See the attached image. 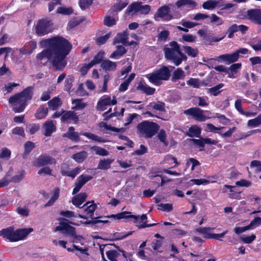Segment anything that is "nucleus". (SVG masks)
I'll use <instances>...</instances> for the list:
<instances>
[{"label": "nucleus", "instance_id": "43", "mask_svg": "<svg viewBox=\"0 0 261 261\" xmlns=\"http://www.w3.org/2000/svg\"><path fill=\"white\" fill-rule=\"evenodd\" d=\"M98 126L100 128L105 127L106 129L110 130L115 132H120L123 133L125 131V128H117L114 126H112L110 125H108L106 122H101L99 123Z\"/></svg>", "mask_w": 261, "mask_h": 261}, {"label": "nucleus", "instance_id": "39", "mask_svg": "<svg viewBox=\"0 0 261 261\" xmlns=\"http://www.w3.org/2000/svg\"><path fill=\"white\" fill-rule=\"evenodd\" d=\"M201 130L200 127L197 125H192L188 129L187 136L191 137H199L201 134Z\"/></svg>", "mask_w": 261, "mask_h": 261}, {"label": "nucleus", "instance_id": "41", "mask_svg": "<svg viewBox=\"0 0 261 261\" xmlns=\"http://www.w3.org/2000/svg\"><path fill=\"white\" fill-rule=\"evenodd\" d=\"M183 50L189 56L195 58L198 55L199 51L197 48H194L188 45L183 46Z\"/></svg>", "mask_w": 261, "mask_h": 261}, {"label": "nucleus", "instance_id": "63", "mask_svg": "<svg viewBox=\"0 0 261 261\" xmlns=\"http://www.w3.org/2000/svg\"><path fill=\"white\" fill-rule=\"evenodd\" d=\"M72 13L73 10L72 8H65L63 7H60L57 10V13L63 15H70Z\"/></svg>", "mask_w": 261, "mask_h": 261}, {"label": "nucleus", "instance_id": "23", "mask_svg": "<svg viewBox=\"0 0 261 261\" xmlns=\"http://www.w3.org/2000/svg\"><path fill=\"white\" fill-rule=\"evenodd\" d=\"M43 127L45 129L44 135L46 137L51 136V134L56 130V126L54 124L53 120H47L44 123Z\"/></svg>", "mask_w": 261, "mask_h": 261}, {"label": "nucleus", "instance_id": "56", "mask_svg": "<svg viewBox=\"0 0 261 261\" xmlns=\"http://www.w3.org/2000/svg\"><path fill=\"white\" fill-rule=\"evenodd\" d=\"M158 209L162 211L169 212L173 210L171 203H160L158 205Z\"/></svg>", "mask_w": 261, "mask_h": 261}, {"label": "nucleus", "instance_id": "16", "mask_svg": "<svg viewBox=\"0 0 261 261\" xmlns=\"http://www.w3.org/2000/svg\"><path fill=\"white\" fill-rule=\"evenodd\" d=\"M197 33L202 38L201 40L205 45H211L214 42H219L224 37V36L220 38L214 37L211 33H207L202 29L199 30Z\"/></svg>", "mask_w": 261, "mask_h": 261}, {"label": "nucleus", "instance_id": "42", "mask_svg": "<svg viewBox=\"0 0 261 261\" xmlns=\"http://www.w3.org/2000/svg\"><path fill=\"white\" fill-rule=\"evenodd\" d=\"M224 86V84L223 83H220L214 87L208 89V93L214 96H217L222 91V90L220 89Z\"/></svg>", "mask_w": 261, "mask_h": 261}, {"label": "nucleus", "instance_id": "61", "mask_svg": "<svg viewBox=\"0 0 261 261\" xmlns=\"http://www.w3.org/2000/svg\"><path fill=\"white\" fill-rule=\"evenodd\" d=\"M238 25L237 24H233L229 27L226 32L228 38H232L234 36V33L238 32Z\"/></svg>", "mask_w": 261, "mask_h": 261}, {"label": "nucleus", "instance_id": "24", "mask_svg": "<svg viewBox=\"0 0 261 261\" xmlns=\"http://www.w3.org/2000/svg\"><path fill=\"white\" fill-rule=\"evenodd\" d=\"M137 89L141 91L144 93L148 95H153L155 91V88L150 87L147 85L145 83L140 82L139 83Z\"/></svg>", "mask_w": 261, "mask_h": 261}, {"label": "nucleus", "instance_id": "55", "mask_svg": "<svg viewBox=\"0 0 261 261\" xmlns=\"http://www.w3.org/2000/svg\"><path fill=\"white\" fill-rule=\"evenodd\" d=\"M170 32L168 30H163L160 32L158 36V40L166 42L169 37Z\"/></svg>", "mask_w": 261, "mask_h": 261}, {"label": "nucleus", "instance_id": "40", "mask_svg": "<svg viewBox=\"0 0 261 261\" xmlns=\"http://www.w3.org/2000/svg\"><path fill=\"white\" fill-rule=\"evenodd\" d=\"M236 6V4L231 3L223 4V2L219 3L218 5V8H220L221 10H226L227 12L229 13H233L236 10V8L234 9L233 7Z\"/></svg>", "mask_w": 261, "mask_h": 261}, {"label": "nucleus", "instance_id": "47", "mask_svg": "<svg viewBox=\"0 0 261 261\" xmlns=\"http://www.w3.org/2000/svg\"><path fill=\"white\" fill-rule=\"evenodd\" d=\"M141 3H133L128 6L126 9V12L130 13L131 12L137 13L140 12Z\"/></svg>", "mask_w": 261, "mask_h": 261}, {"label": "nucleus", "instance_id": "30", "mask_svg": "<svg viewBox=\"0 0 261 261\" xmlns=\"http://www.w3.org/2000/svg\"><path fill=\"white\" fill-rule=\"evenodd\" d=\"M33 89L34 87L33 86H29L19 93L22 98H24L26 102H27L28 100H30L32 98L33 95Z\"/></svg>", "mask_w": 261, "mask_h": 261}, {"label": "nucleus", "instance_id": "10", "mask_svg": "<svg viewBox=\"0 0 261 261\" xmlns=\"http://www.w3.org/2000/svg\"><path fill=\"white\" fill-rule=\"evenodd\" d=\"M146 109L147 111L143 113V114L147 115L150 117L155 116L152 113H155L157 111L165 112V104L164 102L160 101H152L146 106ZM156 117L159 118L157 116Z\"/></svg>", "mask_w": 261, "mask_h": 261}, {"label": "nucleus", "instance_id": "46", "mask_svg": "<svg viewBox=\"0 0 261 261\" xmlns=\"http://www.w3.org/2000/svg\"><path fill=\"white\" fill-rule=\"evenodd\" d=\"M30 48L27 50L21 48L20 52L23 54H31L33 50L37 47V42L35 40H31L28 42Z\"/></svg>", "mask_w": 261, "mask_h": 261}, {"label": "nucleus", "instance_id": "38", "mask_svg": "<svg viewBox=\"0 0 261 261\" xmlns=\"http://www.w3.org/2000/svg\"><path fill=\"white\" fill-rule=\"evenodd\" d=\"M88 156V153L86 151H82L73 154L71 158L76 162L81 163L84 162Z\"/></svg>", "mask_w": 261, "mask_h": 261}, {"label": "nucleus", "instance_id": "32", "mask_svg": "<svg viewBox=\"0 0 261 261\" xmlns=\"http://www.w3.org/2000/svg\"><path fill=\"white\" fill-rule=\"evenodd\" d=\"M242 64L240 63L232 64L228 69V77L229 78H235L238 73V70L241 68Z\"/></svg>", "mask_w": 261, "mask_h": 261}, {"label": "nucleus", "instance_id": "31", "mask_svg": "<svg viewBox=\"0 0 261 261\" xmlns=\"http://www.w3.org/2000/svg\"><path fill=\"white\" fill-rule=\"evenodd\" d=\"M223 2H224L223 0H208L203 3L202 7L204 9L213 10L218 7L219 4Z\"/></svg>", "mask_w": 261, "mask_h": 261}, {"label": "nucleus", "instance_id": "12", "mask_svg": "<svg viewBox=\"0 0 261 261\" xmlns=\"http://www.w3.org/2000/svg\"><path fill=\"white\" fill-rule=\"evenodd\" d=\"M117 103V100L115 97L113 99L109 95H104L98 101L96 109L98 111H103L107 109L108 106H114Z\"/></svg>", "mask_w": 261, "mask_h": 261}, {"label": "nucleus", "instance_id": "33", "mask_svg": "<svg viewBox=\"0 0 261 261\" xmlns=\"http://www.w3.org/2000/svg\"><path fill=\"white\" fill-rule=\"evenodd\" d=\"M48 114V108L45 107L44 105H42L37 110L35 116L37 119H42L44 118Z\"/></svg>", "mask_w": 261, "mask_h": 261}, {"label": "nucleus", "instance_id": "54", "mask_svg": "<svg viewBox=\"0 0 261 261\" xmlns=\"http://www.w3.org/2000/svg\"><path fill=\"white\" fill-rule=\"evenodd\" d=\"M250 127H256L261 124V114L259 115L256 118L249 120L247 123Z\"/></svg>", "mask_w": 261, "mask_h": 261}, {"label": "nucleus", "instance_id": "13", "mask_svg": "<svg viewBox=\"0 0 261 261\" xmlns=\"http://www.w3.org/2000/svg\"><path fill=\"white\" fill-rule=\"evenodd\" d=\"M244 17L255 24L261 25V9L257 8L249 9L246 11Z\"/></svg>", "mask_w": 261, "mask_h": 261}, {"label": "nucleus", "instance_id": "2", "mask_svg": "<svg viewBox=\"0 0 261 261\" xmlns=\"http://www.w3.org/2000/svg\"><path fill=\"white\" fill-rule=\"evenodd\" d=\"M163 50L165 58L176 66L180 65L182 61L187 60V56L181 51L180 45L175 41H172L166 45Z\"/></svg>", "mask_w": 261, "mask_h": 261}, {"label": "nucleus", "instance_id": "52", "mask_svg": "<svg viewBox=\"0 0 261 261\" xmlns=\"http://www.w3.org/2000/svg\"><path fill=\"white\" fill-rule=\"evenodd\" d=\"M158 137L159 140L164 144L165 146L168 145L169 143L166 139L167 135L164 129H162L160 130L158 135Z\"/></svg>", "mask_w": 261, "mask_h": 261}, {"label": "nucleus", "instance_id": "62", "mask_svg": "<svg viewBox=\"0 0 261 261\" xmlns=\"http://www.w3.org/2000/svg\"><path fill=\"white\" fill-rule=\"evenodd\" d=\"M40 128L39 124L34 123L32 125H30L26 127L27 131H28L30 135H34L37 132Z\"/></svg>", "mask_w": 261, "mask_h": 261}, {"label": "nucleus", "instance_id": "14", "mask_svg": "<svg viewBox=\"0 0 261 261\" xmlns=\"http://www.w3.org/2000/svg\"><path fill=\"white\" fill-rule=\"evenodd\" d=\"M61 121L67 124H77L79 121L77 114L72 111H63V115L61 117Z\"/></svg>", "mask_w": 261, "mask_h": 261}, {"label": "nucleus", "instance_id": "57", "mask_svg": "<svg viewBox=\"0 0 261 261\" xmlns=\"http://www.w3.org/2000/svg\"><path fill=\"white\" fill-rule=\"evenodd\" d=\"M128 3L126 2H120L118 3L114 4L112 7V9L114 12H119L126 7Z\"/></svg>", "mask_w": 261, "mask_h": 261}, {"label": "nucleus", "instance_id": "3", "mask_svg": "<svg viewBox=\"0 0 261 261\" xmlns=\"http://www.w3.org/2000/svg\"><path fill=\"white\" fill-rule=\"evenodd\" d=\"M33 230L32 228L17 229L14 230V227L9 226L0 230V236L10 242H17L24 239Z\"/></svg>", "mask_w": 261, "mask_h": 261}, {"label": "nucleus", "instance_id": "60", "mask_svg": "<svg viewBox=\"0 0 261 261\" xmlns=\"http://www.w3.org/2000/svg\"><path fill=\"white\" fill-rule=\"evenodd\" d=\"M187 84L194 88H199L200 86L199 80L196 78L191 77L187 81Z\"/></svg>", "mask_w": 261, "mask_h": 261}, {"label": "nucleus", "instance_id": "44", "mask_svg": "<svg viewBox=\"0 0 261 261\" xmlns=\"http://www.w3.org/2000/svg\"><path fill=\"white\" fill-rule=\"evenodd\" d=\"M60 189L59 188H56L54 190V194L49 201L45 204L44 207H48L51 206L54 204L56 200L59 197Z\"/></svg>", "mask_w": 261, "mask_h": 261}, {"label": "nucleus", "instance_id": "35", "mask_svg": "<svg viewBox=\"0 0 261 261\" xmlns=\"http://www.w3.org/2000/svg\"><path fill=\"white\" fill-rule=\"evenodd\" d=\"M114 160L112 159H100L99 161L97 168L100 170H106L111 168V165Z\"/></svg>", "mask_w": 261, "mask_h": 261}, {"label": "nucleus", "instance_id": "1", "mask_svg": "<svg viewBox=\"0 0 261 261\" xmlns=\"http://www.w3.org/2000/svg\"><path fill=\"white\" fill-rule=\"evenodd\" d=\"M40 44L47 46L48 48L38 54L36 58L40 61L47 58L55 70H63L67 65L65 58L72 49L69 41L63 37L57 36L43 40Z\"/></svg>", "mask_w": 261, "mask_h": 261}, {"label": "nucleus", "instance_id": "19", "mask_svg": "<svg viewBox=\"0 0 261 261\" xmlns=\"http://www.w3.org/2000/svg\"><path fill=\"white\" fill-rule=\"evenodd\" d=\"M184 114L193 116L196 120L202 121L205 120L203 111L199 108H191L184 111Z\"/></svg>", "mask_w": 261, "mask_h": 261}, {"label": "nucleus", "instance_id": "50", "mask_svg": "<svg viewBox=\"0 0 261 261\" xmlns=\"http://www.w3.org/2000/svg\"><path fill=\"white\" fill-rule=\"evenodd\" d=\"M82 135L88 138L91 139L93 141H97L98 142H105L106 141L104 140L101 137H99L94 134L88 133V132H84L82 134Z\"/></svg>", "mask_w": 261, "mask_h": 261}, {"label": "nucleus", "instance_id": "5", "mask_svg": "<svg viewBox=\"0 0 261 261\" xmlns=\"http://www.w3.org/2000/svg\"><path fill=\"white\" fill-rule=\"evenodd\" d=\"M159 125L153 122L144 121L137 125L140 133L146 138H151L159 130Z\"/></svg>", "mask_w": 261, "mask_h": 261}, {"label": "nucleus", "instance_id": "51", "mask_svg": "<svg viewBox=\"0 0 261 261\" xmlns=\"http://www.w3.org/2000/svg\"><path fill=\"white\" fill-rule=\"evenodd\" d=\"M104 53L99 51L94 57L93 59L90 62L92 65L94 66L95 64H99L102 62L103 59Z\"/></svg>", "mask_w": 261, "mask_h": 261}, {"label": "nucleus", "instance_id": "49", "mask_svg": "<svg viewBox=\"0 0 261 261\" xmlns=\"http://www.w3.org/2000/svg\"><path fill=\"white\" fill-rule=\"evenodd\" d=\"M60 99L58 97H55L48 101V106L52 110H56L60 105Z\"/></svg>", "mask_w": 261, "mask_h": 261}, {"label": "nucleus", "instance_id": "37", "mask_svg": "<svg viewBox=\"0 0 261 261\" xmlns=\"http://www.w3.org/2000/svg\"><path fill=\"white\" fill-rule=\"evenodd\" d=\"M91 202L92 203V204H90V205L88 206L87 207H86L85 208V210H84V211H85V213L87 215H89L90 218H92V217H93V216L94 215V213L95 210L97 208V205H96V204H95L94 203V201L87 202L83 205V207H85L86 205H87L88 204H89Z\"/></svg>", "mask_w": 261, "mask_h": 261}, {"label": "nucleus", "instance_id": "53", "mask_svg": "<svg viewBox=\"0 0 261 261\" xmlns=\"http://www.w3.org/2000/svg\"><path fill=\"white\" fill-rule=\"evenodd\" d=\"M74 81V77L72 75H68L67 78L65 80V83L64 86V90L68 92H70V89L72 87V83Z\"/></svg>", "mask_w": 261, "mask_h": 261}, {"label": "nucleus", "instance_id": "26", "mask_svg": "<svg viewBox=\"0 0 261 261\" xmlns=\"http://www.w3.org/2000/svg\"><path fill=\"white\" fill-rule=\"evenodd\" d=\"M74 127L70 126L68 128V131L66 134H64L63 137H66L72 141L79 142L80 140L79 134L77 132H74Z\"/></svg>", "mask_w": 261, "mask_h": 261}, {"label": "nucleus", "instance_id": "28", "mask_svg": "<svg viewBox=\"0 0 261 261\" xmlns=\"http://www.w3.org/2000/svg\"><path fill=\"white\" fill-rule=\"evenodd\" d=\"M177 8L187 6L191 9H195L197 6V3L193 0H178L175 3Z\"/></svg>", "mask_w": 261, "mask_h": 261}, {"label": "nucleus", "instance_id": "27", "mask_svg": "<svg viewBox=\"0 0 261 261\" xmlns=\"http://www.w3.org/2000/svg\"><path fill=\"white\" fill-rule=\"evenodd\" d=\"M127 52V49L121 45L116 46V50L113 51L110 56V58L112 59H119L122 57Z\"/></svg>", "mask_w": 261, "mask_h": 261}, {"label": "nucleus", "instance_id": "21", "mask_svg": "<svg viewBox=\"0 0 261 261\" xmlns=\"http://www.w3.org/2000/svg\"><path fill=\"white\" fill-rule=\"evenodd\" d=\"M240 55L236 51L232 54H226L218 57V60H221L227 64H230L237 61L239 58Z\"/></svg>", "mask_w": 261, "mask_h": 261}, {"label": "nucleus", "instance_id": "11", "mask_svg": "<svg viewBox=\"0 0 261 261\" xmlns=\"http://www.w3.org/2000/svg\"><path fill=\"white\" fill-rule=\"evenodd\" d=\"M170 8L169 5H164L160 7L154 14V18L155 20L161 18L162 20L169 21L174 18L172 14L170 13Z\"/></svg>", "mask_w": 261, "mask_h": 261}, {"label": "nucleus", "instance_id": "4", "mask_svg": "<svg viewBox=\"0 0 261 261\" xmlns=\"http://www.w3.org/2000/svg\"><path fill=\"white\" fill-rule=\"evenodd\" d=\"M145 76L150 83L159 86L161 84V81L169 80L170 71L167 66H163L154 72L146 74Z\"/></svg>", "mask_w": 261, "mask_h": 261}, {"label": "nucleus", "instance_id": "45", "mask_svg": "<svg viewBox=\"0 0 261 261\" xmlns=\"http://www.w3.org/2000/svg\"><path fill=\"white\" fill-rule=\"evenodd\" d=\"M25 174L26 172L25 170H21L18 171L16 175L12 177L11 179L9 181L10 182L12 181L15 183L18 182L23 179Z\"/></svg>", "mask_w": 261, "mask_h": 261}, {"label": "nucleus", "instance_id": "64", "mask_svg": "<svg viewBox=\"0 0 261 261\" xmlns=\"http://www.w3.org/2000/svg\"><path fill=\"white\" fill-rule=\"evenodd\" d=\"M111 34L107 33L106 35L98 37L96 39V43L98 45L104 44L110 37Z\"/></svg>", "mask_w": 261, "mask_h": 261}, {"label": "nucleus", "instance_id": "36", "mask_svg": "<svg viewBox=\"0 0 261 261\" xmlns=\"http://www.w3.org/2000/svg\"><path fill=\"white\" fill-rule=\"evenodd\" d=\"M134 219V222H136L139 219V216L132 215L130 212L124 211L118 213V220Z\"/></svg>", "mask_w": 261, "mask_h": 261}, {"label": "nucleus", "instance_id": "58", "mask_svg": "<svg viewBox=\"0 0 261 261\" xmlns=\"http://www.w3.org/2000/svg\"><path fill=\"white\" fill-rule=\"evenodd\" d=\"M260 225H261V218L259 216H256L251 221L248 226L250 229H253L259 226Z\"/></svg>", "mask_w": 261, "mask_h": 261}, {"label": "nucleus", "instance_id": "20", "mask_svg": "<svg viewBox=\"0 0 261 261\" xmlns=\"http://www.w3.org/2000/svg\"><path fill=\"white\" fill-rule=\"evenodd\" d=\"M236 187L234 186L225 185L222 189V193L227 192V189L229 190L228 197L231 199H240L241 198V192H238L236 189Z\"/></svg>", "mask_w": 261, "mask_h": 261}, {"label": "nucleus", "instance_id": "59", "mask_svg": "<svg viewBox=\"0 0 261 261\" xmlns=\"http://www.w3.org/2000/svg\"><path fill=\"white\" fill-rule=\"evenodd\" d=\"M116 23L115 18L110 16H106L104 18L103 24L104 25L110 27L115 25Z\"/></svg>", "mask_w": 261, "mask_h": 261}, {"label": "nucleus", "instance_id": "34", "mask_svg": "<svg viewBox=\"0 0 261 261\" xmlns=\"http://www.w3.org/2000/svg\"><path fill=\"white\" fill-rule=\"evenodd\" d=\"M101 67L105 71H115L117 68V64L116 63L109 60H106L101 63Z\"/></svg>", "mask_w": 261, "mask_h": 261}, {"label": "nucleus", "instance_id": "17", "mask_svg": "<svg viewBox=\"0 0 261 261\" xmlns=\"http://www.w3.org/2000/svg\"><path fill=\"white\" fill-rule=\"evenodd\" d=\"M56 163L55 159L46 154H42L36 159L34 165L37 167L44 166L47 165L55 164Z\"/></svg>", "mask_w": 261, "mask_h": 261}, {"label": "nucleus", "instance_id": "9", "mask_svg": "<svg viewBox=\"0 0 261 261\" xmlns=\"http://www.w3.org/2000/svg\"><path fill=\"white\" fill-rule=\"evenodd\" d=\"M115 247L117 250L110 249L106 251L108 259L110 261H127L126 252L119 247Z\"/></svg>", "mask_w": 261, "mask_h": 261}, {"label": "nucleus", "instance_id": "22", "mask_svg": "<svg viewBox=\"0 0 261 261\" xmlns=\"http://www.w3.org/2000/svg\"><path fill=\"white\" fill-rule=\"evenodd\" d=\"M128 33L127 30L121 33H118L114 38L113 44L117 43H122L124 45H126L128 39Z\"/></svg>", "mask_w": 261, "mask_h": 261}, {"label": "nucleus", "instance_id": "7", "mask_svg": "<svg viewBox=\"0 0 261 261\" xmlns=\"http://www.w3.org/2000/svg\"><path fill=\"white\" fill-rule=\"evenodd\" d=\"M215 227H200L196 229V231L203 234V238L206 239H215L218 241H222L223 238L228 232L227 230L223 231L221 233H212L211 231L214 230Z\"/></svg>", "mask_w": 261, "mask_h": 261}, {"label": "nucleus", "instance_id": "25", "mask_svg": "<svg viewBox=\"0 0 261 261\" xmlns=\"http://www.w3.org/2000/svg\"><path fill=\"white\" fill-rule=\"evenodd\" d=\"M87 195L84 193H80L77 195L73 197L72 199V203L76 207L80 206L86 200Z\"/></svg>", "mask_w": 261, "mask_h": 261}, {"label": "nucleus", "instance_id": "6", "mask_svg": "<svg viewBox=\"0 0 261 261\" xmlns=\"http://www.w3.org/2000/svg\"><path fill=\"white\" fill-rule=\"evenodd\" d=\"M52 21L47 17L38 20L35 27V32L38 36H44L52 31Z\"/></svg>", "mask_w": 261, "mask_h": 261}, {"label": "nucleus", "instance_id": "29", "mask_svg": "<svg viewBox=\"0 0 261 261\" xmlns=\"http://www.w3.org/2000/svg\"><path fill=\"white\" fill-rule=\"evenodd\" d=\"M186 76L185 71L181 68H177L173 72L171 81L176 82L178 80H183Z\"/></svg>", "mask_w": 261, "mask_h": 261}, {"label": "nucleus", "instance_id": "8", "mask_svg": "<svg viewBox=\"0 0 261 261\" xmlns=\"http://www.w3.org/2000/svg\"><path fill=\"white\" fill-rule=\"evenodd\" d=\"M9 102L13 105V111L15 113L23 112L27 105L25 100L22 98L19 93L11 96L9 98Z\"/></svg>", "mask_w": 261, "mask_h": 261}, {"label": "nucleus", "instance_id": "48", "mask_svg": "<svg viewBox=\"0 0 261 261\" xmlns=\"http://www.w3.org/2000/svg\"><path fill=\"white\" fill-rule=\"evenodd\" d=\"M91 149L94 151L95 154L99 155L106 156L109 154V151L108 150L98 146H93L91 148Z\"/></svg>", "mask_w": 261, "mask_h": 261}, {"label": "nucleus", "instance_id": "15", "mask_svg": "<svg viewBox=\"0 0 261 261\" xmlns=\"http://www.w3.org/2000/svg\"><path fill=\"white\" fill-rule=\"evenodd\" d=\"M81 169L79 167H77L74 169L70 171V166L66 163H63L61 165L60 172L63 176L70 177L74 178L75 176L80 173Z\"/></svg>", "mask_w": 261, "mask_h": 261}, {"label": "nucleus", "instance_id": "18", "mask_svg": "<svg viewBox=\"0 0 261 261\" xmlns=\"http://www.w3.org/2000/svg\"><path fill=\"white\" fill-rule=\"evenodd\" d=\"M59 224L60 225L56 227V230L65 231L66 233L74 238H77L75 227L70 226L68 223L63 221H60Z\"/></svg>", "mask_w": 261, "mask_h": 261}]
</instances>
